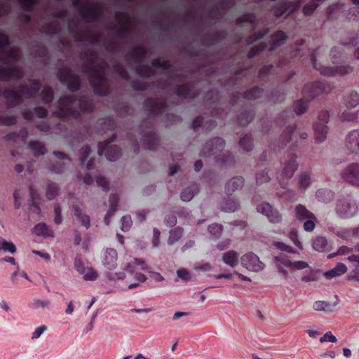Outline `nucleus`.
Segmentation results:
<instances>
[{
	"label": "nucleus",
	"mask_w": 359,
	"mask_h": 359,
	"mask_svg": "<svg viewBox=\"0 0 359 359\" xmlns=\"http://www.w3.org/2000/svg\"><path fill=\"white\" fill-rule=\"evenodd\" d=\"M20 57V52L17 48H9L8 37L0 34V80L8 81L20 79L22 72L15 64Z\"/></svg>",
	"instance_id": "1"
},
{
	"label": "nucleus",
	"mask_w": 359,
	"mask_h": 359,
	"mask_svg": "<svg viewBox=\"0 0 359 359\" xmlns=\"http://www.w3.org/2000/svg\"><path fill=\"white\" fill-rule=\"evenodd\" d=\"M91 109L92 105L88 98L76 99L73 96H67L60 100L57 115L60 117L75 116L79 115V109L82 112H88Z\"/></svg>",
	"instance_id": "2"
},
{
	"label": "nucleus",
	"mask_w": 359,
	"mask_h": 359,
	"mask_svg": "<svg viewBox=\"0 0 359 359\" xmlns=\"http://www.w3.org/2000/svg\"><path fill=\"white\" fill-rule=\"evenodd\" d=\"M334 212L340 219H351L358 215L359 205L352 195H342L336 201Z\"/></svg>",
	"instance_id": "3"
},
{
	"label": "nucleus",
	"mask_w": 359,
	"mask_h": 359,
	"mask_svg": "<svg viewBox=\"0 0 359 359\" xmlns=\"http://www.w3.org/2000/svg\"><path fill=\"white\" fill-rule=\"evenodd\" d=\"M86 71L95 93L102 96L107 95L109 87L104 78L105 71L102 65H92Z\"/></svg>",
	"instance_id": "4"
},
{
	"label": "nucleus",
	"mask_w": 359,
	"mask_h": 359,
	"mask_svg": "<svg viewBox=\"0 0 359 359\" xmlns=\"http://www.w3.org/2000/svg\"><path fill=\"white\" fill-rule=\"evenodd\" d=\"M275 260L278 271L284 278H287L290 273L309 268L307 262L302 260L292 261L288 257L283 255L276 256Z\"/></svg>",
	"instance_id": "5"
},
{
	"label": "nucleus",
	"mask_w": 359,
	"mask_h": 359,
	"mask_svg": "<svg viewBox=\"0 0 359 359\" xmlns=\"http://www.w3.org/2000/svg\"><path fill=\"white\" fill-rule=\"evenodd\" d=\"M321 59L320 56L317 55L316 53L311 55V62L313 67L318 70L320 74L325 76H342L351 73L353 67L350 65H344L335 67H327L321 65L318 62Z\"/></svg>",
	"instance_id": "6"
},
{
	"label": "nucleus",
	"mask_w": 359,
	"mask_h": 359,
	"mask_svg": "<svg viewBox=\"0 0 359 359\" xmlns=\"http://www.w3.org/2000/svg\"><path fill=\"white\" fill-rule=\"evenodd\" d=\"M41 87L39 82L34 81L30 86H22L19 90H7L4 92L5 97L10 102L11 104L17 105L22 97H34Z\"/></svg>",
	"instance_id": "7"
},
{
	"label": "nucleus",
	"mask_w": 359,
	"mask_h": 359,
	"mask_svg": "<svg viewBox=\"0 0 359 359\" xmlns=\"http://www.w3.org/2000/svg\"><path fill=\"white\" fill-rule=\"evenodd\" d=\"M294 215L297 219L304 221V229L306 231H312L315 229L316 218L305 206L297 205L294 208Z\"/></svg>",
	"instance_id": "8"
},
{
	"label": "nucleus",
	"mask_w": 359,
	"mask_h": 359,
	"mask_svg": "<svg viewBox=\"0 0 359 359\" xmlns=\"http://www.w3.org/2000/svg\"><path fill=\"white\" fill-rule=\"evenodd\" d=\"M115 139L116 135H113L110 140H107L103 143H100L98 145V154L100 156L104 155L107 159L109 161H114L117 160L121 154V149L118 147L110 145Z\"/></svg>",
	"instance_id": "9"
},
{
	"label": "nucleus",
	"mask_w": 359,
	"mask_h": 359,
	"mask_svg": "<svg viewBox=\"0 0 359 359\" xmlns=\"http://www.w3.org/2000/svg\"><path fill=\"white\" fill-rule=\"evenodd\" d=\"M241 264L247 270L252 272H259L265 267L259 257L252 252H248L241 257Z\"/></svg>",
	"instance_id": "10"
},
{
	"label": "nucleus",
	"mask_w": 359,
	"mask_h": 359,
	"mask_svg": "<svg viewBox=\"0 0 359 359\" xmlns=\"http://www.w3.org/2000/svg\"><path fill=\"white\" fill-rule=\"evenodd\" d=\"M329 120V114L327 111H323L319 114L318 121L314 125V135L316 142H322L327 137V127L326 123Z\"/></svg>",
	"instance_id": "11"
},
{
	"label": "nucleus",
	"mask_w": 359,
	"mask_h": 359,
	"mask_svg": "<svg viewBox=\"0 0 359 359\" xmlns=\"http://www.w3.org/2000/svg\"><path fill=\"white\" fill-rule=\"evenodd\" d=\"M224 147V142L222 138H215L210 140L203 149L202 156H215V158L222 161H225L223 158L219 157L220 153L223 151Z\"/></svg>",
	"instance_id": "12"
},
{
	"label": "nucleus",
	"mask_w": 359,
	"mask_h": 359,
	"mask_svg": "<svg viewBox=\"0 0 359 359\" xmlns=\"http://www.w3.org/2000/svg\"><path fill=\"white\" fill-rule=\"evenodd\" d=\"M341 178L346 182L359 187V163L348 164L341 172Z\"/></svg>",
	"instance_id": "13"
},
{
	"label": "nucleus",
	"mask_w": 359,
	"mask_h": 359,
	"mask_svg": "<svg viewBox=\"0 0 359 359\" xmlns=\"http://www.w3.org/2000/svg\"><path fill=\"white\" fill-rule=\"evenodd\" d=\"M344 149L350 154H359V129L349 131L344 142Z\"/></svg>",
	"instance_id": "14"
},
{
	"label": "nucleus",
	"mask_w": 359,
	"mask_h": 359,
	"mask_svg": "<svg viewBox=\"0 0 359 359\" xmlns=\"http://www.w3.org/2000/svg\"><path fill=\"white\" fill-rule=\"evenodd\" d=\"M57 76L62 82L68 85V88L71 91L76 90L80 86L79 78L68 69H60Z\"/></svg>",
	"instance_id": "15"
},
{
	"label": "nucleus",
	"mask_w": 359,
	"mask_h": 359,
	"mask_svg": "<svg viewBox=\"0 0 359 359\" xmlns=\"http://www.w3.org/2000/svg\"><path fill=\"white\" fill-rule=\"evenodd\" d=\"M74 268L85 280L94 281L98 278L97 272L93 267L85 266L80 258L75 259Z\"/></svg>",
	"instance_id": "16"
},
{
	"label": "nucleus",
	"mask_w": 359,
	"mask_h": 359,
	"mask_svg": "<svg viewBox=\"0 0 359 359\" xmlns=\"http://www.w3.org/2000/svg\"><path fill=\"white\" fill-rule=\"evenodd\" d=\"M332 89L330 85H325L321 82L316 81L307 83L304 88V93L311 97L318 96L323 93H328Z\"/></svg>",
	"instance_id": "17"
},
{
	"label": "nucleus",
	"mask_w": 359,
	"mask_h": 359,
	"mask_svg": "<svg viewBox=\"0 0 359 359\" xmlns=\"http://www.w3.org/2000/svg\"><path fill=\"white\" fill-rule=\"evenodd\" d=\"M258 212L265 215L270 222L278 224L282 220V217L278 210L273 209L269 203H262L257 207Z\"/></svg>",
	"instance_id": "18"
},
{
	"label": "nucleus",
	"mask_w": 359,
	"mask_h": 359,
	"mask_svg": "<svg viewBox=\"0 0 359 359\" xmlns=\"http://www.w3.org/2000/svg\"><path fill=\"white\" fill-rule=\"evenodd\" d=\"M298 168V163L296 161V157L294 155H290L288 156L287 159L285 161L284 167L281 173V179H280V184L283 187V188H285V185L283 183L284 179H290L296 170Z\"/></svg>",
	"instance_id": "19"
},
{
	"label": "nucleus",
	"mask_w": 359,
	"mask_h": 359,
	"mask_svg": "<svg viewBox=\"0 0 359 359\" xmlns=\"http://www.w3.org/2000/svg\"><path fill=\"white\" fill-rule=\"evenodd\" d=\"M117 252L112 248H107L102 252V262L105 268L114 270L117 266Z\"/></svg>",
	"instance_id": "20"
},
{
	"label": "nucleus",
	"mask_w": 359,
	"mask_h": 359,
	"mask_svg": "<svg viewBox=\"0 0 359 359\" xmlns=\"http://www.w3.org/2000/svg\"><path fill=\"white\" fill-rule=\"evenodd\" d=\"M348 266L351 269L348 275L349 280L359 282V254H352L346 257Z\"/></svg>",
	"instance_id": "21"
},
{
	"label": "nucleus",
	"mask_w": 359,
	"mask_h": 359,
	"mask_svg": "<svg viewBox=\"0 0 359 359\" xmlns=\"http://www.w3.org/2000/svg\"><path fill=\"white\" fill-rule=\"evenodd\" d=\"M331 231L338 237L345 241H352L356 239L355 228H341L334 226L331 228Z\"/></svg>",
	"instance_id": "22"
},
{
	"label": "nucleus",
	"mask_w": 359,
	"mask_h": 359,
	"mask_svg": "<svg viewBox=\"0 0 359 359\" xmlns=\"http://www.w3.org/2000/svg\"><path fill=\"white\" fill-rule=\"evenodd\" d=\"M222 262L231 268H235L239 264L241 257L239 253L235 250H229L222 255Z\"/></svg>",
	"instance_id": "23"
},
{
	"label": "nucleus",
	"mask_w": 359,
	"mask_h": 359,
	"mask_svg": "<svg viewBox=\"0 0 359 359\" xmlns=\"http://www.w3.org/2000/svg\"><path fill=\"white\" fill-rule=\"evenodd\" d=\"M301 4L302 0H298L297 2L283 4L278 6L277 8H276L275 15H276V17H280L287 11H290V12H292L297 9L300 6Z\"/></svg>",
	"instance_id": "24"
},
{
	"label": "nucleus",
	"mask_w": 359,
	"mask_h": 359,
	"mask_svg": "<svg viewBox=\"0 0 359 359\" xmlns=\"http://www.w3.org/2000/svg\"><path fill=\"white\" fill-rule=\"evenodd\" d=\"M347 269L348 267L345 264L339 262L333 269L325 271L324 276L327 278L331 279L344 274L347 271Z\"/></svg>",
	"instance_id": "25"
},
{
	"label": "nucleus",
	"mask_w": 359,
	"mask_h": 359,
	"mask_svg": "<svg viewBox=\"0 0 359 359\" xmlns=\"http://www.w3.org/2000/svg\"><path fill=\"white\" fill-rule=\"evenodd\" d=\"M346 4L343 1H339L331 4L327 8V15L330 18H337L339 13L345 11Z\"/></svg>",
	"instance_id": "26"
},
{
	"label": "nucleus",
	"mask_w": 359,
	"mask_h": 359,
	"mask_svg": "<svg viewBox=\"0 0 359 359\" xmlns=\"http://www.w3.org/2000/svg\"><path fill=\"white\" fill-rule=\"evenodd\" d=\"M145 105L149 109L152 114H158L162 111L164 107V101L161 100L149 99L145 102Z\"/></svg>",
	"instance_id": "27"
},
{
	"label": "nucleus",
	"mask_w": 359,
	"mask_h": 359,
	"mask_svg": "<svg viewBox=\"0 0 359 359\" xmlns=\"http://www.w3.org/2000/svg\"><path fill=\"white\" fill-rule=\"evenodd\" d=\"M118 201V197L116 194H111L109 196V208L104 217V222L108 225L110 222V217L114 215V213L116 211V206Z\"/></svg>",
	"instance_id": "28"
},
{
	"label": "nucleus",
	"mask_w": 359,
	"mask_h": 359,
	"mask_svg": "<svg viewBox=\"0 0 359 359\" xmlns=\"http://www.w3.org/2000/svg\"><path fill=\"white\" fill-rule=\"evenodd\" d=\"M244 180L241 177H235L231 179L226 184L225 189L227 194H231L243 185Z\"/></svg>",
	"instance_id": "29"
},
{
	"label": "nucleus",
	"mask_w": 359,
	"mask_h": 359,
	"mask_svg": "<svg viewBox=\"0 0 359 359\" xmlns=\"http://www.w3.org/2000/svg\"><path fill=\"white\" fill-rule=\"evenodd\" d=\"M73 215L76 218V219L86 229L90 228V217L83 213L82 210L78 207H74L73 208Z\"/></svg>",
	"instance_id": "30"
},
{
	"label": "nucleus",
	"mask_w": 359,
	"mask_h": 359,
	"mask_svg": "<svg viewBox=\"0 0 359 359\" xmlns=\"http://www.w3.org/2000/svg\"><path fill=\"white\" fill-rule=\"evenodd\" d=\"M142 141L145 148L149 150H155L158 145V139L154 133H149L144 135Z\"/></svg>",
	"instance_id": "31"
},
{
	"label": "nucleus",
	"mask_w": 359,
	"mask_h": 359,
	"mask_svg": "<svg viewBox=\"0 0 359 359\" xmlns=\"http://www.w3.org/2000/svg\"><path fill=\"white\" fill-rule=\"evenodd\" d=\"M337 304H330L325 301H316L313 305L314 310L318 311H323L325 313H331L333 311L334 308Z\"/></svg>",
	"instance_id": "32"
},
{
	"label": "nucleus",
	"mask_w": 359,
	"mask_h": 359,
	"mask_svg": "<svg viewBox=\"0 0 359 359\" xmlns=\"http://www.w3.org/2000/svg\"><path fill=\"white\" fill-rule=\"evenodd\" d=\"M194 86L191 84H184L180 86L177 89V94L178 96L184 97L185 98H194L195 93H193Z\"/></svg>",
	"instance_id": "33"
},
{
	"label": "nucleus",
	"mask_w": 359,
	"mask_h": 359,
	"mask_svg": "<svg viewBox=\"0 0 359 359\" xmlns=\"http://www.w3.org/2000/svg\"><path fill=\"white\" fill-rule=\"evenodd\" d=\"M287 36L282 31L277 32L275 34L271 36V46L269 48V50H273L278 46L283 44L286 40Z\"/></svg>",
	"instance_id": "34"
},
{
	"label": "nucleus",
	"mask_w": 359,
	"mask_h": 359,
	"mask_svg": "<svg viewBox=\"0 0 359 359\" xmlns=\"http://www.w3.org/2000/svg\"><path fill=\"white\" fill-rule=\"evenodd\" d=\"M316 195L319 201L324 203H328L334 198V193L327 189H318Z\"/></svg>",
	"instance_id": "35"
},
{
	"label": "nucleus",
	"mask_w": 359,
	"mask_h": 359,
	"mask_svg": "<svg viewBox=\"0 0 359 359\" xmlns=\"http://www.w3.org/2000/svg\"><path fill=\"white\" fill-rule=\"evenodd\" d=\"M345 105L349 109L355 108L359 103V94L355 91L349 93L344 99Z\"/></svg>",
	"instance_id": "36"
},
{
	"label": "nucleus",
	"mask_w": 359,
	"mask_h": 359,
	"mask_svg": "<svg viewBox=\"0 0 359 359\" xmlns=\"http://www.w3.org/2000/svg\"><path fill=\"white\" fill-rule=\"evenodd\" d=\"M33 233L40 236H52L53 232L45 223H39L33 228Z\"/></svg>",
	"instance_id": "37"
},
{
	"label": "nucleus",
	"mask_w": 359,
	"mask_h": 359,
	"mask_svg": "<svg viewBox=\"0 0 359 359\" xmlns=\"http://www.w3.org/2000/svg\"><path fill=\"white\" fill-rule=\"evenodd\" d=\"M198 192V189L196 185H193L191 187L184 189L181 194L180 197L183 201L188 202L190 201L194 196Z\"/></svg>",
	"instance_id": "38"
},
{
	"label": "nucleus",
	"mask_w": 359,
	"mask_h": 359,
	"mask_svg": "<svg viewBox=\"0 0 359 359\" xmlns=\"http://www.w3.org/2000/svg\"><path fill=\"white\" fill-rule=\"evenodd\" d=\"M327 241L325 238L318 236L313 241V248L318 252H323L327 249Z\"/></svg>",
	"instance_id": "39"
},
{
	"label": "nucleus",
	"mask_w": 359,
	"mask_h": 359,
	"mask_svg": "<svg viewBox=\"0 0 359 359\" xmlns=\"http://www.w3.org/2000/svg\"><path fill=\"white\" fill-rule=\"evenodd\" d=\"M182 237V229L176 228L170 231L168 239V244L170 245L175 244Z\"/></svg>",
	"instance_id": "40"
},
{
	"label": "nucleus",
	"mask_w": 359,
	"mask_h": 359,
	"mask_svg": "<svg viewBox=\"0 0 359 359\" xmlns=\"http://www.w3.org/2000/svg\"><path fill=\"white\" fill-rule=\"evenodd\" d=\"M308 100L304 99L296 101L293 105L294 111L298 115L305 113L308 109Z\"/></svg>",
	"instance_id": "41"
},
{
	"label": "nucleus",
	"mask_w": 359,
	"mask_h": 359,
	"mask_svg": "<svg viewBox=\"0 0 359 359\" xmlns=\"http://www.w3.org/2000/svg\"><path fill=\"white\" fill-rule=\"evenodd\" d=\"M1 250L13 254L16 252V248L12 242L7 241L0 237V251Z\"/></svg>",
	"instance_id": "42"
},
{
	"label": "nucleus",
	"mask_w": 359,
	"mask_h": 359,
	"mask_svg": "<svg viewBox=\"0 0 359 359\" xmlns=\"http://www.w3.org/2000/svg\"><path fill=\"white\" fill-rule=\"evenodd\" d=\"M29 147L35 156L43 155L46 151L43 145L39 142H31L29 144Z\"/></svg>",
	"instance_id": "43"
},
{
	"label": "nucleus",
	"mask_w": 359,
	"mask_h": 359,
	"mask_svg": "<svg viewBox=\"0 0 359 359\" xmlns=\"http://www.w3.org/2000/svg\"><path fill=\"white\" fill-rule=\"evenodd\" d=\"M50 304V302L48 299H40L38 298H35L33 299L31 306L34 309H48Z\"/></svg>",
	"instance_id": "44"
},
{
	"label": "nucleus",
	"mask_w": 359,
	"mask_h": 359,
	"mask_svg": "<svg viewBox=\"0 0 359 359\" xmlns=\"http://www.w3.org/2000/svg\"><path fill=\"white\" fill-rule=\"evenodd\" d=\"M240 147L245 151H249L252 148V139L250 135H245L239 142Z\"/></svg>",
	"instance_id": "45"
},
{
	"label": "nucleus",
	"mask_w": 359,
	"mask_h": 359,
	"mask_svg": "<svg viewBox=\"0 0 359 359\" xmlns=\"http://www.w3.org/2000/svg\"><path fill=\"white\" fill-rule=\"evenodd\" d=\"M311 176L307 172L301 174L299 177V187L303 189H306L311 184Z\"/></svg>",
	"instance_id": "46"
},
{
	"label": "nucleus",
	"mask_w": 359,
	"mask_h": 359,
	"mask_svg": "<svg viewBox=\"0 0 359 359\" xmlns=\"http://www.w3.org/2000/svg\"><path fill=\"white\" fill-rule=\"evenodd\" d=\"M270 180L271 177L269 175V172L266 169L257 172L256 175V182L257 184L268 182Z\"/></svg>",
	"instance_id": "47"
},
{
	"label": "nucleus",
	"mask_w": 359,
	"mask_h": 359,
	"mask_svg": "<svg viewBox=\"0 0 359 359\" xmlns=\"http://www.w3.org/2000/svg\"><path fill=\"white\" fill-rule=\"evenodd\" d=\"M263 90L258 88H253L245 93V97L249 100L257 99L262 96Z\"/></svg>",
	"instance_id": "48"
},
{
	"label": "nucleus",
	"mask_w": 359,
	"mask_h": 359,
	"mask_svg": "<svg viewBox=\"0 0 359 359\" xmlns=\"http://www.w3.org/2000/svg\"><path fill=\"white\" fill-rule=\"evenodd\" d=\"M240 208L238 202L234 200H229L226 204L222 207V209L225 212H235Z\"/></svg>",
	"instance_id": "49"
},
{
	"label": "nucleus",
	"mask_w": 359,
	"mask_h": 359,
	"mask_svg": "<svg viewBox=\"0 0 359 359\" xmlns=\"http://www.w3.org/2000/svg\"><path fill=\"white\" fill-rule=\"evenodd\" d=\"M57 187L53 183L48 184L46 189V197L49 200L53 199L57 194Z\"/></svg>",
	"instance_id": "50"
},
{
	"label": "nucleus",
	"mask_w": 359,
	"mask_h": 359,
	"mask_svg": "<svg viewBox=\"0 0 359 359\" xmlns=\"http://www.w3.org/2000/svg\"><path fill=\"white\" fill-rule=\"evenodd\" d=\"M356 118V113L350 111L349 110H344L340 116V119L342 121H353Z\"/></svg>",
	"instance_id": "51"
},
{
	"label": "nucleus",
	"mask_w": 359,
	"mask_h": 359,
	"mask_svg": "<svg viewBox=\"0 0 359 359\" xmlns=\"http://www.w3.org/2000/svg\"><path fill=\"white\" fill-rule=\"evenodd\" d=\"M208 231L215 238H218L221 235V233L222 231V226L221 224H213L208 226Z\"/></svg>",
	"instance_id": "52"
},
{
	"label": "nucleus",
	"mask_w": 359,
	"mask_h": 359,
	"mask_svg": "<svg viewBox=\"0 0 359 359\" xmlns=\"http://www.w3.org/2000/svg\"><path fill=\"white\" fill-rule=\"evenodd\" d=\"M302 281L309 283V282H314L318 280V277L317 276V271L313 270H310V272L304 276H302L301 278Z\"/></svg>",
	"instance_id": "53"
},
{
	"label": "nucleus",
	"mask_w": 359,
	"mask_h": 359,
	"mask_svg": "<svg viewBox=\"0 0 359 359\" xmlns=\"http://www.w3.org/2000/svg\"><path fill=\"white\" fill-rule=\"evenodd\" d=\"M121 230L123 231H128L130 229L133 224L131 217L130 215L123 216L121 218Z\"/></svg>",
	"instance_id": "54"
},
{
	"label": "nucleus",
	"mask_w": 359,
	"mask_h": 359,
	"mask_svg": "<svg viewBox=\"0 0 359 359\" xmlns=\"http://www.w3.org/2000/svg\"><path fill=\"white\" fill-rule=\"evenodd\" d=\"M346 16L351 20H359V9L355 7L349 8L346 13Z\"/></svg>",
	"instance_id": "55"
},
{
	"label": "nucleus",
	"mask_w": 359,
	"mask_h": 359,
	"mask_svg": "<svg viewBox=\"0 0 359 359\" xmlns=\"http://www.w3.org/2000/svg\"><path fill=\"white\" fill-rule=\"evenodd\" d=\"M43 101L45 103L50 102L53 97V92L50 88H45L42 90Z\"/></svg>",
	"instance_id": "56"
},
{
	"label": "nucleus",
	"mask_w": 359,
	"mask_h": 359,
	"mask_svg": "<svg viewBox=\"0 0 359 359\" xmlns=\"http://www.w3.org/2000/svg\"><path fill=\"white\" fill-rule=\"evenodd\" d=\"M90 153L89 147H83L80 150V163L83 165Z\"/></svg>",
	"instance_id": "57"
},
{
	"label": "nucleus",
	"mask_w": 359,
	"mask_h": 359,
	"mask_svg": "<svg viewBox=\"0 0 359 359\" xmlns=\"http://www.w3.org/2000/svg\"><path fill=\"white\" fill-rule=\"evenodd\" d=\"M296 129L295 126H289L284 133H283V138L286 141V142H289L291 140V137L292 133Z\"/></svg>",
	"instance_id": "58"
},
{
	"label": "nucleus",
	"mask_w": 359,
	"mask_h": 359,
	"mask_svg": "<svg viewBox=\"0 0 359 359\" xmlns=\"http://www.w3.org/2000/svg\"><path fill=\"white\" fill-rule=\"evenodd\" d=\"M47 330V327L46 325H41L36 327L34 331L32 333L31 339L32 340L36 339L39 338L42 334Z\"/></svg>",
	"instance_id": "59"
},
{
	"label": "nucleus",
	"mask_w": 359,
	"mask_h": 359,
	"mask_svg": "<svg viewBox=\"0 0 359 359\" xmlns=\"http://www.w3.org/2000/svg\"><path fill=\"white\" fill-rule=\"evenodd\" d=\"M38 0H19L22 8L25 11H30Z\"/></svg>",
	"instance_id": "60"
},
{
	"label": "nucleus",
	"mask_w": 359,
	"mask_h": 359,
	"mask_svg": "<svg viewBox=\"0 0 359 359\" xmlns=\"http://www.w3.org/2000/svg\"><path fill=\"white\" fill-rule=\"evenodd\" d=\"M137 72L142 76L148 77L152 74L153 71L152 68L149 66H142L139 67Z\"/></svg>",
	"instance_id": "61"
},
{
	"label": "nucleus",
	"mask_w": 359,
	"mask_h": 359,
	"mask_svg": "<svg viewBox=\"0 0 359 359\" xmlns=\"http://www.w3.org/2000/svg\"><path fill=\"white\" fill-rule=\"evenodd\" d=\"M170 64L167 60H161V59H156L152 62L153 67H162L164 69L169 68Z\"/></svg>",
	"instance_id": "62"
},
{
	"label": "nucleus",
	"mask_w": 359,
	"mask_h": 359,
	"mask_svg": "<svg viewBox=\"0 0 359 359\" xmlns=\"http://www.w3.org/2000/svg\"><path fill=\"white\" fill-rule=\"evenodd\" d=\"M337 337L332 334L331 332H327L320 339V342L328 341L331 343L337 342Z\"/></svg>",
	"instance_id": "63"
},
{
	"label": "nucleus",
	"mask_w": 359,
	"mask_h": 359,
	"mask_svg": "<svg viewBox=\"0 0 359 359\" xmlns=\"http://www.w3.org/2000/svg\"><path fill=\"white\" fill-rule=\"evenodd\" d=\"M289 238L293 242V243L300 249H302V245L298 240V236L296 231H291L289 234Z\"/></svg>",
	"instance_id": "64"
}]
</instances>
